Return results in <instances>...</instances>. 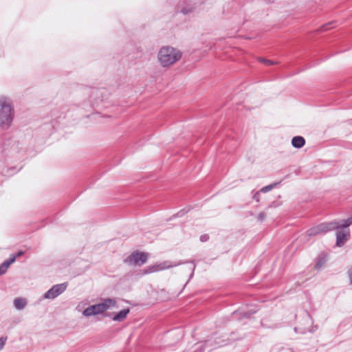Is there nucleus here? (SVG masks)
Wrapping results in <instances>:
<instances>
[{
    "mask_svg": "<svg viewBox=\"0 0 352 352\" xmlns=\"http://www.w3.org/2000/svg\"><path fill=\"white\" fill-rule=\"evenodd\" d=\"M182 57V52L173 47L166 45L162 46L157 53V60L163 67H168Z\"/></svg>",
    "mask_w": 352,
    "mask_h": 352,
    "instance_id": "f257e3e1",
    "label": "nucleus"
},
{
    "mask_svg": "<svg viewBox=\"0 0 352 352\" xmlns=\"http://www.w3.org/2000/svg\"><path fill=\"white\" fill-rule=\"evenodd\" d=\"M14 118V107L10 100L6 97L0 98V127L6 129L11 125Z\"/></svg>",
    "mask_w": 352,
    "mask_h": 352,
    "instance_id": "f03ea898",
    "label": "nucleus"
},
{
    "mask_svg": "<svg viewBox=\"0 0 352 352\" xmlns=\"http://www.w3.org/2000/svg\"><path fill=\"white\" fill-rule=\"evenodd\" d=\"M191 263L193 264L192 272L191 273V274L190 276V278H191L193 276V272H194V270H195V267H196V265L195 264V261L193 260H191L190 261L179 262L178 263L174 264V265H170V262L167 261H164V262L160 263H158V264L151 265L147 266L145 268H144V270H143V274H151V273H153V272L164 270L168 269V268H170L171 267L177 266L179 265L185 264V263Z\"/></svg>",
    "mask_w": 352,
    "mask_h": 352,
    "instance_id": "7ed1b4c3",
    "label": "nucleus"
},
{
    "mask_svg": "<svg viewBox=\"0 0 352 352\" xmlns=\"http://www.w3.org/2000/svg\"><path fill=\"white\" fill-rule=\"evenodd\" d=\"M202 3L199 0H182L176 6L175 12L187 15L196 11Z\"/></svg>",
    "mask_w": 352,
    "mask_h": 352,
    "instance_id": "20e7f679",
    "label": "nucleus"
},
{
    "mask_svg": "<svg viewBox=\"0 0 352 352\" xmlns=\"http://www.w3.org/2000/svg\"><path fill=\"white\" fill-rule=\"evenodd\" d=\"M148 256V253L136 250L127 256L124 263L129 265L142 266L147 262Z\"/></svg>",
    "mask_w": 352,
    "mask_h": 352,
    "instance_id": "39448f33",
    "label": "nucleus"
},
{
    "mask_svg": "<svg viewBox=\"0 0 352 352\" xmlns=\"http://www.w3.org/2000/svg\"><path fill=\"white\" fill-rule=\"evenodd\" d=\"M107 90L103 88H94L91 89L89 100V102H91V106L93 107V108L99 107H107L102 104V103H104L105 100L104 97L105 96Z\"/></svg>",
    "mask_w": 352,
    "mask_h": 352,
    "instance_id": "423d86ee",
    "label": "nucleus"
},
{
    "mask_svg": "<svg viewBox=\"0 0 352 352\" xmlns=\"http://www.w3.org/2000/svg\"><path fill=\"white\" fill-rule=\"evenodd\" d=\"M331 231H333L331 221H329L323 222L310 228L307 230L306 234L308 236L311 237L318 235H324Z\"/></svg>",
    "mask_w": 352,
    "mask_h": 352,
    "instance_id": "0eeeda50",
    "label": "nucleus"
},
{
    "mask_svg": "<svg viewBox=\"0 0 352 352\" xmlns=\"http://www.w3.org/2000/svg\"><path fill=\"white\" fill-rule=\"evenodd\" d=\"M67 287V283H63L53 285L49 290H47L43 295V299L53 300L61 294H63Z\"/></svg>",
    "mask_w": 352,
    "mask_h": 352,
    "instance_id": "6e6552de",
    "label": "nucleus"
},
{
    "mask_svg": "<svg viewBox=\"0 0 352 352\" xmlns=\"http://www.w3.org/2000/svg\"><path fill=\"white\" fill-rule=\"evenodd\" d=\"M336 230V246L341 248L350 239V230L338 229Z\"/></svg>",
    "mask_w": 352,
    "mask_h": 352,
    "instance_id": "1a4fd4ad",
    "label": "nucleus"
},
{
    "mask_svg": "<svg viewBox=\"0 0 352 352\" xmlns=\"http://www.w3.org/2000/svg\"><path fill=\"white\" fill-rule=\"evenodd\" d=\"M104 307L105 305L102 302L92 305L85 308L82 311V314L86 317L98 315L105 311Z\"/></svg>",
    "mask_w": 352,
    "mask_h": 352,
    "instance_id": "9d476101",
    "label": "nucleus"
},
{
    "mask_svg": "<svg viewBox=\"0 0 352 352\" xmlns=\"http://www.w3.org/2000/svg\"><path fill=\"white\" fill-rule=\"evenodd\" d=\"M331 224L333 230L338 229L349 230V227L352 224V218L349 217L346 219H342L340 221L333 220L331 221Z\"/></svg>",
    "mask_w": 352,
    "mask_h": 352,
    "instance_id": "9b49d317",
    "label": "nucleus"
},
{
    "mask_svg": "<svg viewBox=\"0 0 352 352\" xmlns=\"http://www.w3.org/2000/svg\"><path fill=\"white\" fill-rule=\"evenodd\" d=\"M129 312L130 309L129 307L122 309L112 316V320L113 321L122 322L126 318Z\"/></svg>",
    "mask_w": 352,
    "mask_h": 352,
    "instance_id": "f8f14e48",
    "label": "nucleus"
},
{
    "mask_svg": "<svg viewBox=\"0 0 352 352\" xmlns=\"http://www.w3.org/2000/svg\"><path fill=\"white\" fill-rule=\"evenodd\" d=\"M305 144V140L303 137L297 135L292 139V145L296 148H301Z\"/></svg>",
    "mask_w": 352,
    "mask_h": 352,
    "instance_id": "ddd939ff",
    "label": "nucleus"
},
{
    "mask_svg": "<svg viewBox=\"0 0 352 352\" xmlns=\"http://www.w3.org/2000/svg\"><path fill=\"white\" fill-rule=\"evenodd\" d=\"M327 261V255L324 252L320 254L318 256V257L316 258V269L321 268L325 264Z\"/></svg>",
    "mask_w": 352,
    "mask_h": 352,
    "instance_id": "4468645a",
    "label": "nucleus"
},
{
    "mask_svg": "<svg viewBox=\"0 0 352 352\" xmlns=\"http://www.w3.org/2000/svg\"><path fill=\"white\" fill-rule=\"evenodd\" d=\"M27 305V300L24 298H16L14 300V306L16 309H23Z\"/></svg>",
    "mask_w": 352,
    "mask_h": 352,
    "instance_id": "2eb2a0df",
    "label": "nucleus"
},
{
    "mask_svg": "<svg viewBox=\"0 0 352 352\" xmlns=\"http://www.w3.org/2000/svg\"><path fill=\"white\" fill-rule=\"evenodd\" d=\"M102 303L105 305V307L104 308L105 311L111 307H116L117 305L115 299L109 298L104 299Z\"/></svg>",
    "mask_w": 352,
    "mask_h": 352,
    "instance_id": "dca6fc26",
    "label": "nucleus"
},
{
    "mask_svg": "<svg viewBox=\"0 0 352 352\" xmlns=\"http://www.w3.org/2000/svg\"><path fill=\"white\" fill-rule=\"evenodd\" d=\"M273 351L274 352H294L292 348L288 346H285L281 344H278L275 346L273 349Z\"/></svg>",
    "mask_w": 352,
    "mask_h": 352,
    "instance_id": "f3484780",
    "label": "nucleus"
},
{
    "mask_svg": "<svg viewBox=\"0 0 352 352\" xmlns=\"http://www.w3.org/2000/svg\"><path fill=\"white\" fill-rule=\"evenodd\" d=\"M190 208H183L182 210H180L178 212L174 214L170 219H174L175 218H177V217H183L184 214H186V213H188L189 211H190Z\"/></svg>",
    "mask_w": 352,
    "mask_h": 352,
    "instance_id": "a211bd4d",
    "label": "nucleus"
},
{
    "mask_svg": "<svg viewBox=\"0 0 352 352\" xmlns=\"http://www.w3.org/2000/svg\"><path fill=\"white\" fill-rule=\"evenodd\" d=\"M281 182H274V183H272L270 185H267V186H265L264 187H263L260 190L262 192H269L270 190H271L272 189H273L274 187H276L277 185L280 184Z\"/></svg>",
    "mask_w": 352,
    "mask_h": 352,
    "instance_id": "6ab92c4d",
    "label": "nucleus"
},
{
    "mask_svg": "<svg viewBox=\"0 0 352 352\" xmlns=\"http://www.w3.org/2000/svg\"><path fill=\"white\" fill-rule=\"evenodd\" d=\"M318 328L317 326H315V327H313L311 329H309L308 330H305V329H301L300 327H294V330L296 333H301V334H305L307 331H309V332H314L315 330Z\"/></svg>",
    "mask_w": 352,
    "mask_h": 352,
    "instance_id": "aec40b11",
    "label": "nucleus"
},
{
    "mask_svg": "<svg viewBox=\"0 0 352 352\" xmlns=\"http://www.w3.org/2000/svg\"><path fill=\"white\" fill-rule=\"evenodd\" d=\"M10 267V265L8 264L6 261H4L1 265H0V276L4 274L7 270L8 268Z\"/></svg>",
    "mask_w": 352,
    "mask_h": 352,
    "instance_id": "412c9836",
    "label": "nucleus"
},
{
    "mask_svg": "<svg viewBox=\"0 0 352 352\" xmlns=\"http://www.w3.org/2000/svg\"><path fill=\"white\" fill-rule=\"evenodd\" d=\"M335 23L334 21L329 22L328 23L324 24L321 26V31H326L330 30L333 28V24Z\"/></svg>",
    "mask_w": 352,
    "mask_h": 352,
    "instance_id": "4be33fe9",
    "label": "nucleus"
},
{
    "mask_svg": "<svg viewBox=\"0 0 352 352\" xmlns=\"http://www.w3.org/2000/svg\"><path fill=\"white\" fill-rule=\"evenodd\" d=\"M7 340H8L7 336L0 337V351L3 348Z\"/></svg>",
    "mask_w": 352,
    "mask_h": 352,
    "instance_id": "5701e85b",
    "label": "nucleus"
},
{
    "mask_svg": "<svg viewBox=\"0 0 352 352\" xmlns=\"http://www.w3.org/2000/svg\"><path fill=\"white\" fill-rule=\"evenodd\" d=\"M258 60H259V62L263 63H265V65H271L274 64V62L272 60H268V59H266V58H259Z\"/></svg>",
    "mask_w": 352,
    "mask_h": 352,
    "instance_id": "b1692460",
    "label": "nucleus"
},
{
    "mask_svg": "<svg viewBox=\"0 0 352 352\" xmlns=\"http://www.w3.org/2000/svg\"><path fill=\"white\" fill-rule=\"evenodd\" d=\"M266 218V214L264 212H260L257 216V220L260 222H263Z\"/></svg>",
    "mask_w": 352,
    "mask_h": 352,
    "instance_id": "393cba45",
    "label": "nucleus"
},
{
    "mask_svg": "<svg viewBox=\"0 0 352 352\" xmlns=\"http://www.w3.org/2000/svg\"><path fill=\"white\" fill-rule=\"evenodd\" d=\"M261 191H256L254 192L253 195V199L255 200L256 202H258L260 201V195H261Z\"/></svg>",
    "mask_w": 352,
    "mask_h": 352,
    "instance_id": "a878e982",
    "label": "nucleus"
},
{
    "mask_svg": "<svg viewBox=\"0 0 352 352\" xmlns=\"http://www.w3.org/2000/svg\"><path fill=\"white\" fill-rule=\"evenodd\" d=\"M5 261L8 264L10 265L16 261V258L12 254H11L10 257Z\"/></svg>",
    "mask_w": 352,
    "mask_h": 352,
    "instance_id": "bb28decb",
    "label": "nucleus"
},
{
    "mask_svg": "<svg viewBox=\"0 0 352 352\" xmlns=\"http://www.w3.org/2000/svg\"><path fill=\"white\" fill-rule=\"evenodd\" d=\"M199 240L201 241V242H206L209 240V236L208 234H202L199 237Z\"/></svg>",
    "mask_w": 352,
    "mask_h": 352,
    "instance_id": "cd10ccee",
    "label": "nucleus"
},
{
    "mask_svg": "<svg viewBox=\"0 0 352 352\" xmlns=\"http://www.w3.org/2000/svg\"><path fill=\"white\" fill-rule=\"evenodd\" d=\"M256 311H244L243 312V316L244 318H249L250 315L255 314Z\"/></svg>",
    "mask_w": 352,
    "mask_h": 352,
    "instance_id": "c85d7f7f",
    "label": "nucleus"
},
{
    "mask_svg": "<svg viewBox=\"0 0 352 352\" xmlns=\"http://www.w3.org/2000/svg\"><path fill=\"white\" fill-rule=\"evenodd\" d=\"M347 274L349 279V283L352 285V266L349 269Z\"/></svg>",
    "mask_w": 352,
    "mask_h": 352,
    "instance_id": "c756f323",
    "label": "nucleus"
},
{
    "mask_svg": "<svg viewBox=\"0 0 352 352\" xmlns=\"http://www.w3.org/2000/svg\"><path fill=\"white\" fill-rule=\"evenodd\" d=\"M24 254V252L22 251V250H19L18 252H16V254H12V255L15 257V258L16 259V258L22 256Z\"/></svg>",
    "mask_w": 352,
    "mask_h": 352,
    "instance_id": "7c9ffc66",
    "label": "nucleus"
},
{
    "mask_svg": "<svg viewBox=\"0 0 352 352\" xmlns=\"http://www.w3.org/2000/svg\"><path fill=\"white\" fill-rule=\"evenodd\" d=\"M204 349H202L201 346H199L195 349V350L193 352H204Z\"/></svg>",
    "mask_w": 352,
    "mask_h": 352,
    "instance_id": "2f4dec72",
    "label": "nucleus"
},
{
    "mask_svg": "<svg viewBox=\"0 0 352 352\" xmlns=\"http://www.w3.org/2000/svg\"><path fill=\"white\" fill-rule=\"evenodd\" d=\"M224 342H225V340H223L222 342L215 341V344H217V345L220 346H222V345L225 344L224 343H223Z\"/></svg>",
    "mask_w": 352,
    "mask_h": 352,
    "instance_id": "473e14b6",
    "label": "nucleus"
},
{
    "mask_svg": "<svg viewBox=\"0 0 352 352\" xmlns=\"http://www.w3.org/2000/svg\"><path fill=\"white\" fill-rule=\"evenodd\" d=\"M14 169H15V167L12 166V167H10L9 169H8V170H7V172H8V173L9 171H12V172H13V171L14 170Z\"/></svg>",
    "mask_w": 352,
    "mask_h": 352,
    "instance_id": "72a5a7b5",
    "label": "nucleus"
},
{
    "mask_svg": "<svg viewBox=\"0 0 352 352\" xmlns=\"http://www.w3.org/2000/svg\"><path fill=\"white\" fill-rule=\"evenodd\" d=\"M205 344L212 346V344H210V340H209L205 341Z\"/></svg>",
    "mask_w": 352,
    "mask_h": 352,
    "instance_id": "f704fd0d",
    "label": "nucleus"
},
{
    "mask_svg": "<svg viewBox=\"0 0 352 352\" xmlns=\"http://www.w3.org/2000/svg\"><path fill=\"white\" fill-rule=\"evenodd\" d=\"M50 126H51V124H44L45 128H47V127H48Z\"/></svg>",
    "mask_w": 352,
    "mask_h": 352,
    "instance_id": "c9c22d12",
    "label": "nucleus"
},
{
    "mask_svg": "<svg viewBox=\"0 0 352 352\" xmlns=\"http://www.w3.org/2000/svg\"><path fill=\"white\" fill-rule=\"evenodd\" d=\"M111 314H106L105 316H110Z\"/></svg>",
    "mask_w": 352,
    "mask_h": 352,
    "instance_id": "e433bc0d",
    "label": "nucleus"
},
{
    "mask_svg": "<svg viewBox=\"0 0 352 352\" xmlns=\"http://www.w3.org/2000/svg\"><path fill=\"white\" fill-rule=\"evenodd\" d=\"M350 217L352 218V214Z\"/></svg>",
    "mask_w": 352,
    "mask_h": 352,
    "instance_id": "4c0bfd02",
    "label": "nucleus"
}]
</instances>
